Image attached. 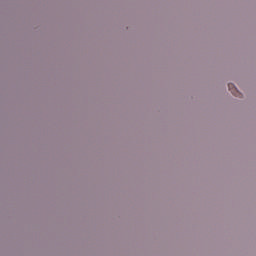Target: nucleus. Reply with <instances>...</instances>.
Masks as SVG:
<instances>
[{
  "mask_svg": "<svg viewBox=\"0 0 256 256\" xmlns=\"http://www.w3.org/2000/svg\"><path fill=\"white\" fill-rule=\"evenodd\" d=\"M228 88H229V91H231V93L233 95H237L238 92H237V88H235V84L229 83Z\"/></svg>",
  "mask_w": 256,
  "mask_h": 256,
  "instance_id": "f257e3e1",
  "label": "nucleus"
}]
</instances>
